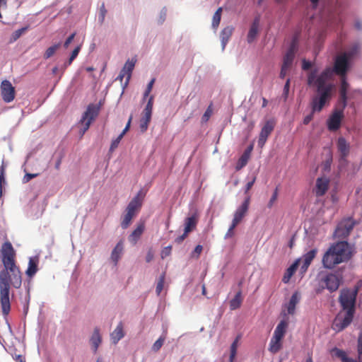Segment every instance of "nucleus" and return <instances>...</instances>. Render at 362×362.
Here are the masks:
<instances>
[{
  "label": "nucleus",
  "mask_w": 362,
  "mask_h": 362,
  "mask_svg": "<svg viewBox=\"0 0 362 362\" xmlns=\"http://www.w3.org/2000/svg\"><path fill=\"white\" fill-rule=\"evenodd\" d=\"M16 252L10 242H5L1 250V258L4 269L0 271V302L4 316H7L11 310V286L19 288L22 284L20 269L15 262Z\"/></svg>",
  "instance_id": "f257e3e1"
},
{
  "label": "nucleus",
  "mask_w": 362,
  "mask_h": 362,
  "mask_svg": "<svg viewBox=\"0 0 362 362\" xmlns=\"http://www.w3.org/2000/svg\"><path fill=\"white\" fill-rule=\"evenodd\" d=\"M314 69L308 74V85L316 88L317 94L313 97L311 107L313 112H320L330 98L333 84L330 82L331 71L324 69L320 74Z\"/></svg>",
  "instance_id": "f03ea898"
},
{
  "label": "nucleus",
  "mask_w": 362,
  "mask_h": 362,
  "mask_svg": "<svg viewBox=\"0 0 362 362\" xmlns=\"http://www.w3.org/2000/svg\"><path fill=\"white\" fill-rule=\"evenodd\" d=\"M359 286L354 289L343 288L340 291L339 302L342 310L346 311L344 317L338 314L334 320L332 329L336 332H341L347 327L352 322L356 311V298Z\"/></svg>",
  "instance_id": "7ed1b4c3"
},
{
  "label": "nucleus",
  "mask_w": 362,
  "mask_h": 362,
  "mask_svg": "<svg viewBox=\"0 0 362 362\" xmlns=\"http://www.w3.org/2000/svg\"><path fill=\"white\" fill-rule=\"evenodd\" d=\"M340 14L339 3L338 1H332L325 6L318 16H313L309 21L312 23L315 21H318L319 25L317 29L321 37L327 30H336L341 27L342 20Z\"/></svg>",
  "instance_id": "20e7f679"
},
{
  "label": "nucleus",
  "mask_w": 362,
  "mask_h": 362,
  "mask_svg": "<svg viewBox=\"0 0 362 362\" xmlns=\"http://www.w3.org/2000/svg\"><path fill=\"white\" fill-rule=\"evenodd\" d=\"M351 257V252L346 241H340L330 245L325 252L322 263L326 269H333L336 265L347 262Z\"/></svg>",
  "instance_id": "39448f33"
},
{
  "label": "nucleus",
  "mask_w": 362,
  "mask_h": 362,
  "mask_svg": "<svg viewBox=\"0 0 362 362\" xmlns=\"http://www.w3.org/2000/svg\"><path fill=\"white\" fill-rule=\"evenodd\" d=\"M342 268L334 273H327L322 275L320 280V286L322 289H327L332 293L336 291L343 280Z\"/></svg>",
  "instance_id": "423d86ee"
},
{
  "label": "nucleus",
  "mask_w": 362,
  "mask_h": 362,
  "mask_svg": "<svg viewBox=\"0 0 362 362\" xmlns=\"http://www.w3.org/2000/svg\"><path fill=\"white\" fill-rule=\"evenodd\" d=\"M339 63L334 64L333 67L328 66L325 69H329L331 71L330 80L332 79L333 74H336L340 76V86L339 90V96L349 97L348 93L349 92V84L346 81V73L349 69L339 67Z\"/></svg>",
  "instance_id": "0eeeda50"
},
{
  "label": "nucleus",
  "mask_w": 362,
  "mask_h": 362,
  "mask_svg": "<svg viewBox=\"0 0 362 362\" xmlns=\"http://www.w3.org/2000/svg\"><path fill=\"white\" fill-rule=\"evenodd\" d=\"M355 225L356 221L351 217L342 219L337 224L334 230V236L339 238H346L350 234Z\"/></svg>",
  "instance_id": "6e6552de"
},
{
  "label": "nucleus",
  "mask_w": 362,
  "mask_h": 362,
  "mask_svg": "<svg viewBox=\"0 0 362 362\" xmlns=\"http://www.w3.org/2000/svg\"><path fill=\"white\" fill-rule=\"evenodd\" d=\"M360 49V45L358 42H355L352 45L348 52H345L339 56L335 58L334 64H337L339 62V67L344 69H349V61L351 58L354 57Z\"/></svg>",
  "instance_id": "1a4fd4ad"
},
{
  "label": "nucleus",
  "mask_w": 362,
  "mask_h": 362,
  "mask_svg": "<svg viewBox=\"0 0 362 362\" xmlns=\"http://www.w3.org/2000/svg\"><path fill=\"white\" fill-rule=\"evenodd\" d=\"M276 125V120L274 118L269 119L265 121L263 127L259 133V139L257 141V146L259 148H262L267 140L268 136L273 132Z\"/></svg>",
  "instance_id": "9d476101"
},
{
  "label": "nucleus",
  "mask_w": 362,
  "mask_h": 362,
  "mask_svg": "<svg viewBox=\"0 0 362 362\" xmlns=\"http://www.w3.org/2000/svg\"><path fill=\"white\" fill-rule=\"evenodd\" d=\"M343 118L341 110H334L327 120V129L332 132L338 130L341 127Z\"/></svg>",
  "instance_id": "9b49d317"
},
{
  "label": "nucleus",
  "mask_w": 362,
  "mask_h": 362,
  "mask_svg": "<svg viewBox=\"0 0 362 362\" xmlns=\"http://www.w3.org/2000/svg\"><path fill=\"white\" fill-rule=\"evenodd\" d=\"M146 194L143 189H140L136 195L128 204L126 211L135 215L136 212L140 209Z\"/></svg>",
  "instance_id": "f8f14e48"
},
{
  "label": "nucleus",
  "mask_w": 362,
  "mask_h": 362,
  "mask_svg": "<svg viewBox=\"0 0 362 362\" xmlns=\"http://www.w3.org/2000/svg\"><path fill=\"white\" fill-rule=\"evenodd\" d=\"M1 96L4 102L10 103L15 98V88L8 80H4L1 84Z\"/></svg>",
  "instance_id": "ddd939ff"
},
{
  "label": "nucleus",
  "mask_w": 362,
  "mask_h": 362,
  "mask_svg": "<svg viewBox=\"0 0 362 362\" xmlns=\"http://www.w3.org/2000/svg\"><path fill=\"white\" fill-rule=\"evenodd\" d=\"M250 202V196H247L245 198L241 205L237 208L234 213V216L232 221L233 223H235V224L238 225L239 223H240L243 217L247 214L249 209Z\"/></svg>",
  "instance_id": "4468645a"
},
{
  "label": "nucleus",
  "mask_w": 362,
  "mask_h": 362,
  "mask_svg": "<svg viewBox=\"0 0 362 362\" xmlns=\"http://www.w3.org/2000/svg\"><path fill=\"white\" fill-rule=\"evenodd\" d=\"M100 109V104H90L87 107L86 112L83 114V116L81 119V122H90V124L92 122V121L99 114Z\"/></svg>",
  "instance_id": "2eb2a0df"
},
{
  "label": "nucleus",
  "mask_w": 362,
  "mask_h": 362,
  "mask_svg": "<svg viewBox=\"0 0 362 362\" xmlns=\"http://www.w3.org/2000/svg\"><path fill=\"white\" fill-rule=\"evenodd\" d=\"M260 23V17L259 16H256L249 29L247 35V41L248 43H252L256 39L258 33H259V27Z\"/></svg>",
  "instance_id": "dca6fc26"
},
{
  "label": "nucleus",
  "mask_w": 362,
  "mask_h": 362,
  "mask_svg": "<svg viewBox=\"0 0 362 362\" xmlns=\"http://www.w3.org/2000/svg\"><path fill=\"white\" fill-rule=\"evenodd\" d=\"M124 252V242L120 240L111 252L110 259L116 267Z\"/></svg>",
  "instance_id": "f3484780"
},
{
  "label": "nucleus",
  "mask_w": 362,
  "mask_h": 362,
  "mask_svg": "<svg viewBox=\"0 0 362 362\" xmlns=\"http://www.w3.org/2000/svg\"><path fill=\"white\" fill-rule=\"evenodd\" d=\"M296 44L293 40L284 57L282 66L290 68L295 58Z\"/></svg>",
  "instance_id": "a211bd4d"
},
{
  "label": "nucleus",
  "mask_w": 362,
  "mask_h": 362,
  "mask_svg": "<svg viewBox=\"0 0 362 362\" xmlns=\"http://www.w3.org/2000/svg\"><path fill=\"white\" fill-rule=\"evenodd\" d=\"M338 151L340 153L341 160H344L349 153L350 146L344 137H339L337 142Z\"/></svg>",
  "instance_id": "6ab92c4d"
},
{
  "label": "nucleus",
  "mask_w": 362,
  "mask_h": 362,
  "mask_svg": "<svg viewBox=\"0 0 362 362\" xmlns=\"http://www.w3.org/2000/svg\"><path fill=\"white\" fill-rule=\"evenodd\" d=\"M329 180L327 177H318L316 180L315 194L317 197L324 195L328 189Z\"/></svg>",
  "instance_id": "aec40b11"
},
{
  "label": "nucleus",
  "mask_w": 362,
  "mask_h": 362,
  "mask_svg": "<svg viewBox=\"0 0 362 362\" xmlns=\"http://www.w3.org/2000/svg\"><path fill=\"white\" fill-rule=\"evenodd\" d=\"M145 225L143 221L138 223L136 228L129 235L128 240L132 244L136 245L144 233Z\"/></svg>",
  "instance_id": "412c9836"
},
{
  "label": "nucleus",
  "mask_w": 362,
  "mask_h": 362,
  "mask_svg": "<svg viewBox=\"0 0 362 362\" xmlns=\"http://www.w3.org/2000/svg\"><path fill=\"white\" fill-rule=\"evenodd\" d=\"M39 257L34 256L29 258L28 269L25 271L26 275L32 278L35 275L38 270Z\"/></svg>",
  "instance_id": "4be33fe9"
},
{
  "label": "nucleus",
  "mask_w": 362,
  "mask_h": 362,
  "mask_svg": "<svg viewBox=\"0 0 362 362\" xmlns=\"http://www.w3.org/2000/svg\"><path fill=\"white\" fill-rule=\"evenodd\" d=\"M300 293L298 291H295L292 294L288 303L286 305L288 314L293 315L295 313L296 306L300 302Z\"/></svg>",
  "instance_id": "5701e85b"
},
{
  "label": "nucleus",
  "mask_w": 362,
  "mask_h": 362,
  "mask_svg": "<svg viewBox=\"0 0 362 362\" xmlns=\"http://www.w3.org/2000/svg\"><path fill=\"white\" fill-rule=\"evenodd\" d=\"M252 149L253 146L250 145L245 150L244 153L242 154V156L240 157L237 162L235 166L236 170H241L243 167H245L247 165Z\"/></svg>",
  "instance_id": "b1692460"
},
{
  "label": "nucleus",
  "mask_w": 362,
  "mask_h": 362,
  "mask_svg": "<svg viewBox=\"0 0 362 362\" xmlns=\"http://www.w3.org/2000/svg\"><path fill=\"white\" fill-rule=\"evenodd\" d=\"M90 342L93 353H96L100 344L102 342V337L100 334V329L98 327H95L94 329L93 332L90 338Z\"/></svg>",
  "instance_id": "393cba45"
},
{
  "label": "nucleus",
  "mask_w": 362,
  "mask_h": 362,
  "mask_svg": "<svg viewBox=\"0 0 362 362\" xmlns=\"http://www.w3.org/2000/svg\"><path fill=\"white\" fill-rule=\"evenodd\" d=\"M233 30L234 28L233 26H227L221 30L220 37L221 41L222 50L225 49V47L229 41Z\"/></svg>",
  "instance_id": "a878e982"
},
{
  "label": "nucleus",
  "mask_w": 362,
  "mask_h": 362,
  "mask_svg": "<svg viewBox=\"0 0 362 362\" xmlns=\"http://www.w3.org/2000/svg\"><path fill=\"white\" fill-rule=\"evenodd\" d=\"M124 337V333L123 331V324L120 322L115 330L110 334V338L112 342L114 344H116L119 342L120 339H122Z\"/></svg>",
  "instance_id": "bb28decb"
},
{
  "label": "nucleus",
  "mask_w": 362,
  "mask_h": 362,
  "mask_svg": "<svg viewBox=\"0 0 362 362\" xmlns=\"http://www.w3.org/2000/svg\"><path fill=\"white\" fill-rule=\"evenodd\" d=\"M317 250L316 248L312 249L308 252H306L303 257V265L301 266V269L303 271H306L313 259L315 258L317 254Z\"/></svg>",
  "instance_id": "cd10ccee"
},
{
  "label": "nucleus",
  "mask_w": 362,
  "mask_h": 362,
  "mask_svg": "<svg viewBox=\"0 0 362 362\" xmlns=\"http://www.w3.org/2000/svg\"><path fill=\"white\" fill-rule=\"evenodd\" d=\"M136 63V60L134 59H128L126 63L124 64V66L122 68L123 71H124L127 74L126 77V81L123 86V88H125V87L128 85L129 81L132 76V72L134 68Z\"/></svg>",
  "instance_id": "c85d7f7f"
},
{
  "label": "nucleus",
  "mask_w": 362,
  "mask_h": 362,
  "mask_svg": "<svg viewBox=\"0 0 362 362\" xmlns=\"http://www.w3.org/2000/svg\"><path fill=\"white\" fill-rule=\"evenodd\" d=\"M197 221L198 217L195 213L186 218L185 221V230H186V233L193 230L197 224Z\"/></svg>",
  "instance_id": "c756f323"
},
{
  "label": "nucleus",
  "mask_w": 362,
  "mask_h": 362,
  "mask_svg": "<svg viewBox=\"0 0 362 362\" xmlns=\"http://www.w3.org/2000/svg\"><path fill=\"white\" fill-rule=\"evenodd\" d=\"M300 262V259L296 260L287 269L286 273L284 274L282 281L285 284L288 283L291 279V277L296 272V269L299 266V262Z\"/></svg>",
  "instance_id": "7c9ffc66"
},
{
  "label": "nucleus",
  "mask_w": 362,
  "mask_h": 362,
  "mask_svg": "<svg viewBox=\"0 0 362 362\" xmlns=\"http://www.w3.org/2000/svg\"><path fill=\"white\" fill-rule=\"evenodd\" d=\"M288 327V322L283 320L280 321L276 327L275 328L273 337L282 339L285 335L286 328Z\"/></svg>",
  "instance_id": "2f4dec72"
},
{
  "label": "nucleus",
  "mask_w": 362,
  "mask_h": 362,
  "mask_svg": "<svg viewBox=\"0 0 362 362\" xmlns=\"http://www.w3.org/2000/svg\"><path fill=\"white\" fill-rule=\"evenodd\" d=\"M281 340V339L272 337L269 342V351L272 354L279 352L282 347Z\"/></svg>",
  "instance_id": "473e14b6"
},
{
  "label": "nucleus",
  "mask_w": 362,
  "mask_h": 362,
  "mask_svg": "<svg viewBox=\"0 0 362 362\" xmlns=\"http://www.w3.org/2000/svg\"><path fill=\"white\" fill-rule=\"evenodd\" d=\"M151 114L142 113V117L140 119L139 128L141 132H145L148 127V124L151 119Z\"/></svg>",
  "instance_id": "72a5a7b5"
},
{
  "label": "nucleus",
  "mask_w": 362,
  "mask_h": 362,
  "mask_svg": "<svg viewBox=\"0 0 362 362\" xmlns=\"http://www.w3.org/2000/svg\"><path fill=\"white\" fill-rule=\"evenodd\" d=\"M242 293L239 291L236 293L234 298L230 301V308L232 310H236L241 305L242 303Z\"/></svg>",
  "instance_id": "f704fd0d"
},
{
  "label": "nucleus",
  "mask_w": 362,
  "mask_h": 362,
  "mask_svg": "<svg viewBox=\"0 0 362 362\" xmlns=\"http://www.w3.org/2000/svg\"><path fill=\"white\" fill-rule=\"evenodd\" d=\"M221 13L222 8H218L216 11L214 13L212 18V24L211 26L214 29L216 30L219 25L221 18Z\"/></svg>",
  "instance_id": "c9c22d12"
},
{
  "label": "nucleus",
  "mask_w": 362,
  "mask_h": 362,
  "mask_svg": "<svg viewBox=\"0 0 362 362\" xmlns=\"http://www.w3.org/2000/svg\"><path fill=\"white\" fill-rule=\"evenodd\" d=\"M61 47V42L56 43L47 49L44 54V59H47L52 57L56 51Z\"/></svg>",
  "instance_id": "e433bc0d"
},
{
  "label": "nucleus",
  "mask_w": 362,
  "mask_h": 362,
  "mask_svg": "<svg viewBox=\"0 0 362 362\" xmlns=\"http://www.w3.org/2000/svg\"><path fill=\"white\" fill-rule=\"evenodd\" d=\"M349 105V97L339 96L337 102V107L334 110H341L344 114V110Z\"/></svg>",
  "instance_id": "4c0bfd02"
},
{
  "label": "nucleus",
  "mask_w": 362,
  "mask_h": 362,
  "mask_svg": "<svg viewBox=\"0 0 362 362\" xmlns=\"http://www.w3.org/2000/svg\"><path fill=\"white\" fill-rule=\"evenodd\" d=\"M134 216L135 215L131 214L130 212L126 211L121 222V227L123 229H127L129 226L132 222V219Z\"/></svg>",
  "instance_id": "58836bf2"
},
{
  "label": "nucleus",
  "mask_w": 362,
  "mask_h": 362,
  "mask_svg": "<svg viewBox=\"0 0 362 362\" xmlns=\"http://www.w3.org/2000/svg\"><path fill=\"white\" fill-rule=\"evenodd\" d=\"M240 338V336H238L230 346V358H229L230 362H233V359L236 356L238 341H239Z\"/></svg>",
  "instance_id": "ea45409f"
},
{
  "label": "nucleus",
  "mask_w": 362,
  "mask_h": 362,
  "mask_svg": "<svg viewBox=\"0 0 362 362\" xmlns=\"http://www.w3.org/2000/svg\"><path fill=\"white\" fill-rule=\"evenodd\" d=\"M167 13H168V9L165 6L163 7L160 12H159V14H158V16L157 18V23L158 25H161L164 23V22L166 20V17H167Z\"/></svg>",
  "instance_id": "a19ab883"
},
{
  "label": "nucleus",
  "mask_w": 362,
  "mask_h": 362,
  "mask_svg": "<svg viewBox=\"0 0 362 362\" xmlns=\"http://www.w3.org/2000/svg\"><path fill=\"white\" fill-rule=\"evenodd\" d=\"M165 341V336L160 335V337L153 343L151 349L154 352H158Z\"/></svg>",
  "instance_id": "79ce46f5"
},
{
  "label": "nucleus",
  "mask_w": 362,
  "mask_h": 362,
  "mask_svg": "<svg viewBox=\"0 0 362 362\" xmlns=\"http://www.w3.org/2000/svg\"><path fill=\"white\" fill-rule=\"evenodd\" d=\"M28 29V27L25 26L14 31L11 35V41H16Z\"/></svg>",
  "instance_id": "37998d69"
},
{
  "label": "nucleus",
  "mask_w": 362,
  "mask_h": 362,
  "mask_svg": "<svg viewBox=\"0 0 362 362\" xmlns=\"http://www.w3.org/2000/svg\"><path fill=\"white\" fill-rule=\"evenodd\" d=\"M290 82L291 79L288 78L284 84L283 93L281 95V98L284 100V102H286L288 97V93L290 89Z\"/></svg>",
  "instance_id": "c03bdc74"
},
{
  "label": "nucleus",
  "mask_w": 362,
  "mask_h": 362,
  "mask_svg": "<svg viewBox=\"0 0 362 362\" xmlns=\"http://www.w3.org/2000/svg\"><path fill=\"white\" fill-rule=\"evenodd\" d=\"M107 9L105 8V4H103L99 10L98 14V22L100 24H103L105 21V16L107 14Z\"/></svg>",
  "instance_id": "a18cd8bd"
},
{
  "label": "nucleus",
  "mask_w": 362,
  "mask_h": 362,
  "mask_svg": "<svg viewBox=\"0 0 362 362\" xmlns=\"http://www.w3.org/2000/svg\"><path fill=\"white\" fill-rule=\"evenodd\" d=\"M164 281H165V274H163L159 277L158 281L156 285V292L158 296H159L160 294V293L163 288Z\"/></svg>",
  "instance_id": "49530a36"
},
{
  "label": "nucleus",
  "mask_w": 362,
  "mask_h": 362,
  "mask_svg": "<svg viewBox=\"0 0 362 362\" xmlns=\"http://www.w3.org/2000/svg\"><path fill=\"white\" fill-rule=\"evenodd\" d=\"M153 96L151 95L143 110V113H149L152 115V110H153Z\"/></svg>",
  "instance_id": "de8ad7c7"
},
{
  "label": "nucleus",
  "mask_w": 362,
  "mask_h": 362,
  "mask_svg": "<svg viewBox=\"0 0 362 362\" xmlns=\"http://www.w3.org/2000/svg\"><path fill=\"white\" fill-rule=\"evenodd\" d=\"M333 351L335 353V356L340 358L342 362L348 357L346 352L343 350L335 348Z\"/></svg>",
  "instance_id": "09e8293b"
},
{
  "label": "nucleus",
  "mask_w": 362,
  "mask_h": 362,
  "mask_svg": "<svg viewBox=\"0 0 362 362\" xmlns=\"http://www.w3.org/2000/svg\"><path fill=\"white\" fill-rule=\"evenodd\" d=\"M81 50V46H77L71 52L69 59H68V64H71L72 62L76 58Z\"/></svg>",
  "instance_id": "8fccbe9b"
},
{
  "label": "nucleus",
  "mask_w": 362,
  "mask_h": 362,
  "mask_svg": "<svg viewBox=\"0 0 362 362\" xmlns=\"http://www.w3.org/2000/svg\"><path fill=\"white\" fill-rule=\"evenodd\" d=\"M212 113L211 105L208 107V108L206 110L205 112L204 113L202 117V122H206Z\"/></svg>",
  "instance_id": "3c124183"
},
{
  "label": "nucleus",
  "mask_w": 362,
  "mask_h": 362,
  "mask_svg": "<svg viewBox=\"0 0 362 362\" xmlns=\"http://www.w3.org/2000/svg\"><path fill=\"white\" fill-rule=\"evenodd\" d=\"M122 136H118L115 139H114L110 145V151H113L115 148H117L120 141L122 140Z\"/></svg>",
  "instance_id": "603ef678"
},
{
  "label": "nucleus",
  "mask_w": 362,
  "mask_h": 362,
  "mask_svg": "<svg viewBox=\"0 0 362 362\" xmlns=\"http://www.w3.org/2000/svg\"><path fill=\"white\" fill-rule=\"evenodd\" d=\"M171 249L172 247L170 245L164 247L160 253L161 258L165 259L166 257L169 256L171 253Z\"/></svg>",
  "instance_id": "864d4df0"
},
{
  "label": "nucleus",
  "mask_w": 362,
  "mask_h": 362,
  "mask_svg": "<svg viewBox=\"0 0 362 362\" xmlns=\"http://www.w3.org/2000/svg\"><path fill=\"white\" fill-rule=\"evenodd\" d=\"M237 224H235L232 221L230 226L229 227L227 233L225 235V239H228L233 235V230L236 227Z\"/></svg>",
  "instance_id": "5fc2aeb1"
},
{
  "label": "nucleus",
  "mask_w": 362,
  "mask_h": 362,
  "mask_svg": "<svg viewBox=\"0 0 362 362\" xmlns=\"http://www.w3.org/2000/svg\"><path fill=\"white\" fill-rule=\"evenodd\" d=\"M277 196H278V192H277V189H276L275 191L274 192L272 196L271 197L269 203H268L267 206H268L269 208L272 207L274 202L277 199Z\"/></svg>",
  "instance_id": "6e6d98bb"
},
{
  "label": "nucleus",
  "mask_w": 362,
  "mask_h": 362,
  "mask_svg": "<svg viewBox=\"0 0 362 362\" xmlns=\"http://www.w3.org/2000/svg\"><path fill=\"white\" fill-rule=\"evenodd\" d=\"M76 36V33H74L72 34H71L67 38L66 40H65L64 43V48H67L69 45L71 43V42L74 40V37Z\"/></svg>",
  "instance_id": "4d7b16f0"
},
{
  "label": "nucleus",
  "mask_w": 362,
  "mask_h": 362,
  "mask_svg": "<svg viewBox=\"0 0 362 362\" xmlns=\"http://www.w3.org/2000/svg\"><path fill=\"white\" fill-rule=\"evenodd\" d=\"M37 176V174H35V173H26L23 178V182L24 183H26V182H28L30 180H32L33 178Z\"/></svg>",
  "instance_id": "13d9d810"
},
{
  "label": "nucleus",
  "mask_w": 362,
  "mask_h": 362,
  "mask_svg": "<svg viewBox=\"0 0 362 362\" xmlns=\"http://www.w3.org/2000/svg\"><path fill=\"white\" fill-rule=\"evenodd\" d=\"M312 62L306 59L302 61V69L305 71L309 70L312 67Z\"/></svg>",
  "instance_id": "bf43d9fd"
},
{
  "label": "nucleus",
  "mask_w": 362,
  "mask_h": 362,
  "mask_svg": "<svg viewBox=\"0 0 362 362\" xmlns=\"http://www.w3.org/2000/svg\"><path fill=\"white\" fill-rule=\"evenodd\" d=\"M81 123L83 124V127L80 129V134L81 136H83L85 134V132L89 129L90 124V122H83Z\"/></svg>",
  "instance_id": "052dcab7"
},
{
  "label": "nucleus",
  "mask_w": 362,
  "mask_h": 362,
  "mask_svg": "<svg viewBox=\"0 0 362 362\" xmlns=\"http://www.w3.org/2000/svg\"><path fill=\"white\" fill-rule=\"evenodd\" d=\"M154 257V253L152 250V249H149L147 252L146 256V262H151Z\"/></svg>",
  "instance_id": "680f3d73"
},
{
  "label": "nucleus",
  "mask_w": 362,
  "mask_h": 362,
  "mask_svg": "<svg viewBox=\"0 0 362 362\" xmlns=\"http://www.w3.org/2000/svg\"><path fill=\"white\" fill-rule=\"evenodd\" d=\"M315 112H311L309 115H308L305 118L303 119V124H308L313 119L314 116Z\"/></svg>",
  "instance_id": "e2e57ef3"
},
{
  "label": "nucleus",
  "mask_w": 362,
  "mask_h": 362,
  "mask_svg": "<svg viewBox=\"0 0 362 362\" xmlns=\"http://www.w3.org/2000/svg\"><path fill=\"white\" fill-rule=\"evenodd\" d=\"M132 116L131 115L129 120H128V122L125 127V128L123 129V131L119 134V136H122V137L123 138L124 135L126 134V132L129 130V127H130V124H131V122H132Z\"/></svg>",
  "instance_id": "0e129e2a"
},
{
  "label": "nucleus",
  "mask_w": 362,
  "mask_h": 362,
  "mask_svg": "<svg viewBox=\"0 0 362 362\" xmlns=\"http://www.w3.org/2000/svg\"><path fill=\"white\" fill-rule=\"evenodd\" d=\"M255 180H256V178H255V177H252V179L250 182H248L246 184V185H245V193H247V191H249L252 188V187L253 186V185H254V183L255 182Z\"/></svg>",
  "instance_id": "69168bd1"
},
{
  "label": "nucleus",
  "mask_w": 362,
  "mask_h": 362,
  "mask_svg": "<svg viewBox=\"0 0 362 362\" xmlns=\"http://www.w3.org/2000/svg\"><path fill=\"white\" fill-rule=\"evenodd\" d=\"M188 233H186V230H184V233L182 235L178 236L175 239V242L177 243H181L185 239Z\"/></svg>",
  "instance_id": "338daca9"
},
{
  "label": "nucleus",
  "mask_w": 362,
  "mask_h": 362,
  "mask_svg": "<svg viewBox=\"0 0 362 362\" xmlns=\"http://www.w3.org/2000/svg\"><path fill=\"white\" fill-rule=\"evenodd\" d=\"M290 68L288 67H286V66H281V71H280V74H279V77L281 78H284V77L286 76V72Z\"/></svg>",
  "instance_id": "774afa93"
}]
</instances>
